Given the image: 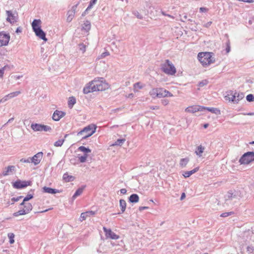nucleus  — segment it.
Listing matches in <instances>:
<instances>
[{"instance_id": "obj_1", "label": "nucleus", "mask_w": 254, "mask_h": 254, "mask_svg": "<svg viewBox=\"0 0 254 254\" xmlns=\"http://www.w3.org/2000/svg\"><path fill=\"white\" fill-rule=\"evenodd\" d=\"M109 87V84L105 82L103 78L97 77L89 82L83 88V91L84 94H88L94 91H104Z\"/></svg>"}, {"instance_id": "obj_2", "label": "nucleus", "mask_w": 254, "mask_h": 254, "mask_svg": "<svg viewBox=\"0 0 254 254\" xmlns=\"http://www.w3.org/2000/svg\"><path fill=\"white\" fill-rule=\"evenodd\" d=\"M212 53L209 52L198 53L197 55L198 60L203 66H208L211 63H214L215 59L212 57Z\"/></svg>"}, {"instance_id": "obj_3", "label": "nucleus", "mask_w": 254, "mask_h": 254, "mask_svg": "<svg viewBox=\"0 0 254 254\" xmlns=\"http://www.w3.org/2000/svg\"><path fill=\"white\" fill-rule=\"evenodd\" d=\"M97 126L94 124H90L85 127L82 130L77 133V135L81 136L83 139L91 136L96 130Z\"/></svg>"}, {"instance_id": "obj_4", "label": "nucleus", "mask_w": 254, "mask_h": 254, "mask_svg": "<svg viewBox=\"0 0 254 254\" xmlns=\"http://www.w3.org/2000/svg\"><path fill=\"white\" fill-rule=\"evenodd\" d=\"M161 69L164 73L168 75H173L176 72L175 66L169 60H166L165 63L162 64Z\"/></svg>"}, {"instance_id": "obj_5", "label": "nucleus", "mask_w": 254, "mask_h": 254, "mask_svg": "<svg viewBox=\"0 0 254 254\" xmlns=\"http://www.w3.org/2000/svg\"><path fill=\"white\" fill-rule=\"evenodd\" d=\"M21 206H23L22 208L20 209L19 211L14 212L13 214V216L14 217H18L20 215H24L29 213L32 209V205L30 203L25 202L22 204V202L20 204Z\"/></svg>"}, {"instance_id": "obj_6", "label": "nucleus", "mask_w": 254, "mask_h": 254, "mask_svg": "<svg viewBox=\"0 0 254 254\" xmlns=\"http://www.w3.org/2000/svg\"><path fill=\"white\" fill-rule=\"evenodd\" d=\"M254 161V152H248L240 158L239 163L241 164H249Z\"/></svg>"}, {"instance_id": "obj_7", "label": "nucleus", "mask_w": 254, "mask_h": 254, "mask_svg": "<svg viewBox=\"0 0 254 254\" xmlns=\"http://www.w3.org/2000/svg\"><path fill=\"white\" fill-rule=\"evenodd\" d=\"M105 233L106 238L107 239L118 240L120 238V236L116 234L110 228H107L105 227L103 228Z\"/></svg>"}, {"instance_id": "obj_8", "label": "nucleus", "mask_w": 254, "mask_h": 254, "mask_svg": "<svg viewBox=\"0 0 254 254\" xmlns=\"http://www.w3.org/2000/svg\"><path fill=\"white\" fill-rule=\"evenodd\" d=\"M31 127L35 131H48L51 130L50 127L38 124H32Z\"/></svg>"}, {"instance_id": "obj_9", "label": "nucleus", "mask_w": 254, "mask_h": 254, "mask_svg": "<svg viewBox=\"0 0 254 254\" xmlns=\"http://www.w3.org/2000/svg\"><path fill=\"white\" fill-rule=\"evenodd\" d=\"M150 95H173L163 88H156L150 91Z\"/></svg>"}, {"instance_id": "obj_10", "label": "nucleus", "mask_w": 254, "mask_h": 254, "mask_svg": "<svg viewBox=\"0 0 254 254\" xmlns=\"http://www.w3.org/2000/svg\"><path fill=\"white\" fill-rule=\"evenodd\" d=\"M31 185V181H22L19 180L12 183V186L13 188L17 189L24 188Z\"/></svg>"}, {"instance_id": "obj_11", "label": "nucleus", "mask_w": 254, "mask_h": 254, "mask_svg": "<svg viewBox=\"0 0 254 254\" xmlns=\"http://www.w3.org/2000/svg\"><path fill=\"white\" fill-rule=\"evenodd\" d=\"M204 107L199 106V105H192L187 107L185 109V112L194 114L198 112H202L204 111Z\"/></svg>"}, {"instance_id": "obj_12", "label": "nucleus", "mask_w": 254, "mask_h": 254, "mask_svg": "<svg viewBox=\"0 0 254 254\" xmlns=\"http://www.w3.org/2000/svg\"><path fill=\"white\" fill-rule=\"evenodd\" d=\"M10 40V35L4 32H0V46H6Z\"/></svg>"}, {"instance_id": "obj_13", "label": "nucleus", "mask_w": 254, "mask_h": 254, "mask_svg": "<svg viewBox=\"0 0 254 254\" xmlns=\"http://www.w3.org/2000/svg\"><path fill=\"white\" fill-rule=\"evenodd\" d=\"M6 13L7 16L6 21L10 22L11 24H13L17 21V13H13L10 10H6Z\"/></svg>"}, {"instance_id": "obj_14", "label": "nucleus", "mask_w": 254, "mask_h": 254, "mask_svg": "<svg viewBox=\"0 0 254 254\" xmlns=\"http://www.w3.org/2000/svg\"><path fill=\"white\" fill-rule=\"evenodd\" d=\"M78 4L72 6L71 9L67 11L66 21L70 22L74 17V14L77 8Z\"/></svg>"}, {"instance_id": "obj_15", "label": "nucleus", "mask_w": 254, "mask_h": 254, "mask_svg": "<svg viewBox=\"0 0 254 254\" xmlns=\"http://www.w3.org/2000/svg\"><path fill=\"white\" fill-rule=\"evenodd\" d=\"M65 115V113L64 112L56 110L53 113L52 119L55 121H59Z\"/></svg>"}, {"instance_id": "obj_16", "label": "nucleus", "mask_w": 254, "mask_h": 254, "mask_svg": "<svg viewBox=\"0 0 254 254\" xmlns=\"http://www.w3.org/2000/svg\"><path fill=\"white\" fill-rule=\"evenodd\" d=\"M241 96H224L225 101L229 103H238V101L242 99Z\"/></svg>"}, {"instance_id": "obj_17", "label": "nucleus", "mask_w": 254, "mask_h": 254, "mask_svg": "<svg viewBox=\"0 0 254 254\" xmlns=\"http://www.w3.org/2000/svg\"><path fill=\"white\" fill-rule=\"evenodd\" d=\"M43 154L42 152H38L35 154L31 159L32 162L35 164H38L43 158Z\"/></svg>"}, {"instance_id": "obj_18", "label": "nucleus", "mask_w": 254, "mask_h": 254, "mask_svg": "<svg viewBox=\"0 0 254 254\" xmlns=\"http://www.w3.org/2000/svg\"><path fill=\"white\" fill-rule=\"evenodd\" d=\"M34 32L37 36L45 41H47V39L46 37V34L41 27L37 28V29Z\"/></svg>"}, {"instance_id": "obj_19", "label": "nucleus", "mask_w": 254, "mask_h": 254, "mask_svg": "<svg viewBox=\"0 0 254 254\" xmlns=\"http://www.w3.org/2000/svg\"><path fill=\"white\" fill-rule=\"evenodd\" d=\"M145 84L141 82H137L133 84V90L135 92H138L140 89H142Z\"/></svg>"}, {"instance_id": "obj_20", "label": "nucleus", "mask_w": 254, "mask_h": 254, "mask_svg": "<svg viewBox=\"0 0 254 254\" xmlns=\"http://www.w3.org/2000/svg\"><path fill=\"white\" fill-rule=\"evenodd\" d=\"M41 21L40 19H34L32 23V27L34 31L36 30L37 28H40Z\"/></svg>"}, {"instance_id": "obj_21", "label": "nucleus", "mask_w": 254, "mask_h": 254, "mask_svg": "<svg viewBox=\"0 0 254 254\" xmlns=\"http://www.w3.org/2000/svg\"><path fill=\"white\" fill-rule=\"evenodd\" d=\"M199 170V167H196L195 168L193 169V170L190 171H186L185 172L183 175L185 178H188L192 174L196 173Z\"/></svg>"}, {"instance_id": "obj_22", "label": "nucleus", "mask_w": 254, "mask_h": 254, "mask_svg": "<svg viewBox=\"0 0 254 254\" xmlns=\"http://www.w3.org/2000/svg\"><path fill=\"white\" fill-rule=\"evenodd\" d=\"M204 110H206L209 112H210L212 113L215 114L216 115H220L221 114L220 110L216 108H208L204 107Z\"/></svg>"}, {"instance_id": "obj_23", "label": "nucleus", "mask_w": 254, "mask_h": 254, "mask_svg": "<svg viewBox=\"0 0 254 254\" xmlns=\"http://www.w3.org/2000/svg\"><path fill=\"white\" fill-rule=\"evenodd\" d=\"M129 200L132 203L137 202L139 201V196L136 194H132L129 196Z\"/></svg>"}, {"instance_id": "obj_24", "label": "nucleus", "mask_w": 254, "mask_h": 254, "mask_svg": "<svg viewBox=\"0 0 254 254\" xmlns=\"http://www.w3.org/2000/svg\"><path fill=\"white\" fill-rule=\"evenodd\" d=\"M63 179L66 182L72 181L74 179V177L72 176L69 175L67 173H65L63 175Z\"/></svg>"}, {"instance_id": "obj_25", "label": "nucleus", "mask_w": 254, "mask_h": 254, "mask_svg": "<svg viewBox=\"0 0 254 254\" xmlns=\"http://www.w3.org/2000/svg\"><path fill=\"white\" fill-rule=\"evenodd\" d=\"M43 190L45 192L48 193L54 194L58 192L57 190L53 189L50 188L45 187L43 188Z\"/></svg>"}, {"instance_id": "obj_26", "label": "nucleus", "mask_w": 254, "mask_h": 254, "mask_svg": "<svg viewBox=\"0 0 254 254\" xmlns=\"http://www.w3.org/2000/svg\"><path fill=\"white\" fill-rule=\"evenodd\" d=\"M15 167L14 166H9L5 168V171L3 172V175L4 176H6L9 175V173L12 172L14 171Z\"/></svg>"}, {"instance_id": "obj_27", "label": "nucleus", "mask_w": 254, "mask_h": 254, "mask_svg": "<svg viewBox=\"0 0 254 254\" xmlns=\"http://www.w3.org/2000/svg\"><path fill=\"white\" fill-rule=\"evenodd\" d=\"M76 103V99L73 96H71L69 98L68 101V106L69 108H72L73 105Z\"/></svg>"}, {"instance_id": "obj_28", "label": "nucleus", "mask_w": 254, "mask_h": 254, "mask_svg": "<svg viewBox=\"0 0 254 254\" xmlns=\"http://www.w3.org/2000/svg\"><path fill=\"white\" fill-rule=\"evenodd\" d=\"M91 28L90 22L89 21H86L82 25V29L88 32Z\"/></svg>"}, {"instance_id": "obj_29", "label": "nucleus", "mask_w": 254, "mask_h": 254, "mask_svg": "<svg viewBox=\"0 0 254 254\" xmlns=\"http://www.w3.org/2000/svg\"><path fill=\"white\" fill-rule=\"evenodd\" d=\"M126 205H127V203L125 200L121 199L120 200V206L121 208L122 213L125 211L126 208Z\"/></svg>"}, {"instance_id": "obj_30", "label": "nucleus", "mask_w": 254, "mask_h": 254, "mask_svg": "<svg viewBox=\"0 0 254 254\" xmlns=\"http://www.w3.org/2000/svg\"><path fill=\"white\" fill-rule=\"evenodd\" d=\"M204 147L202 145H199L197 147V150L195 151V153L199 156H201L202 153L203 152Z\"/></svg>"}, {"instance_id": "obj_31", "label": "nucleus", "mask_w": 254, "mask_h": 254, "mask_svg": "<svg viewBox=\"0 0 254 254\" xmlns=\"http://www.w3.org/2000/svg\"><path fill=\"white\" fill-rule=\"evenodd\" d=\"M189 161V159L188 158L181 159L180 163V166L182 167H186Z\"/></svg>"}, {"instance_id": "obj_32", "label": "nucleus", "mask_w": 254, "mask_h": 254, "mask_svg": "<svg viewBox=\"0 0 254 254\" xmlns=\"http://www.w3.org/2000/svg\"><path fill=\"white\" fill-rule=\"evenodd\" d=\"M96 1H97V0H91L88 6L85 10V13L86 12L88 11V10H89L93 7V6L96 3Z\"/></svg>"}, {"instance_id": "obj_33", "label": "nucleus", "mask_w": 254, "mask_h": 254, "mask_svg": "<svg viewBox=\"0 0 254 254\" xmlns=\"http://www.w3.org/2000/svg\"><path fill=\"white\" fill-rule=\"evenodd\" d=\"M78 150L81 151H82V152H85V153H90V152H91V150L90 149L87 148H86L85 147H84L83 146H80L78 148Z\"/></svg>"}, {"instance_id": "obj_34", "label": "nucleus", "mask_w": 254, "mask_h": 254, "mask_svg": "<svg viewBox=\"0 0 254 254\" xmlns=\"http://www.w3.org/2000/svg\"><path fill=\"white\" fill-rule=\"evenodd\" d=\"M83 189L79 188L75 192L73 195V198H76L77 196L80 195L83 192Z\"/></svg>"}, {"instance_id": "obj_35", "label": "nucleus", "mask_w": 254, "mask_h": 254, "mask_svg": "<svg viewBox=\"0 0 254 254\" xmlns=\"http://www.w3.org/2000/svg\"><path fill=\"white\" fill-rule=\"evenodd\" d=\"M8 237L9 239V243L12 244L14 243V234L13 233H10L8 234Z\"/></svg>"}, {"instance_id": "obj_36", "label": "nucleus", "mask_w": 254, "mask_h": 254, "mask_svg": "<svg viewBox=\"0 0 254 254\" xmlns=\"http://www.w3.org/2000/svg\"><path fill=\"white\" fill-rule=\"evenodd\" d=\"M33 197V195L31 194H28L24 199L22 201V204L25 203V202H27V201L32 199Z\"/></svg>"}, {"instance_id": "obj_37", "label": "nucleus", "mask_w": 254, "mask_h": 254, "mask_svg": "<svg viewBox=\"0 0 254 254\" xmlns=\"http://www.w3.org/2000/svg\"><path fill=\"white\" fill-rule=\"evenodd\" d=\"M64 142V139H59L55 142L54 145L56 147L61 146Z\"/></svg>"}, {"instance_id": "obj_38", "label": "nucleus", "mask_w": 254, "mask_h": 254, "mask_svg": "<svg viewBox=\"0 0 254 254\" xmlns=\"http://www.w3.org/2000/svg\"><path fill=\"white\" fill-rule=\"evenodd\" d=\"M7 68H9V66L7 65L4 66L3 67L0 69V77L2 78L3 77L4 71Z\"/></svg>"}, {"instance_id": "obj_39", "label": "nucleus", "mask_w": 254, "mask_h": 254, "mask_svg": "<svg viewBox=\"0 0 254 254\" xmlns=\"http://www.w3.org/2000/svg\"><path fill=\"white\" fill-rule=\"evenodd\" d=\"M87 157L88 155L87 154H85L84 156L79 157V160L81 163L85 162L86 160Z\"/></svg>"}, {"instance_id": "obj_40", "label": "nucleus", "mask_w": 254, "mask_h": 254, "mask_svg": "<svg viewBox=\"0 0 254 254\" xmlns=\"http://www.w3.org/2000/svg\"><path fill=\"white\" fill-rule=\"evenodd\" d=\"M233 214H234V212H232V211L231 212H225V213H222L220 215V216L222 217H227L228 216L233 215Z\"/></svg>"}, {"instance_id": "obj_41", "label": "nucleus", "mask_w": 254, "mask_h": 254, "mask_svg": "<svg viewBox=\"0 0 254 254\" xmlns=\"http://www.w3.org/2000/svg\"><path fill=\"white\" fill-rule=\"evenodd\" d=\"M133 14L138 19H142L143 16L140 14L137 11H134L133 12Z\"/></svg>"}, {"instance_id": "obj_42", "label": "nucleus", "mask_w": 254, "mask_h": 254, "mask_svg": "<svg viewBox=\"0 0 254 254\" xmlns=\"http://www.w3.org/2000/svg\"><path fill=\"white\" fill-rule=\"evenodd\" d=\"M208 83V81L206 79L202 80L201 82L199 83L198 86L199 87H203L204 85H206Z\"/></svg>"}, {"instance_id": "obj_43", "label": "nucleus", "mask_w": 254, "mask_h": 254, "mask_svg": "<svg viewBox=\"0 0 254 254\" xmlns=\"http://www.w3.org/2000/svg\"><path fill=\"white\" fill-rule=\"evenodd\" d=\"M226 53H228L230 51V43L229 40H228V41L226 43Z\"/></svg>"}, {"instance_id": "obj_44", "label": "nucleus", "mask_w": 254, "mask_h": 254, "mask_svg": "<svg viewBox=\"0 0 254 254\" xmlns=\"http://www.w3.org/2000/svg\"><path fill=\"white\" fill-rule=\"evenodd\" d=\"M79 47L80 50H81L82 52V53H84L85 52L86 46L85 45H84L83 44H80L79 45Z\"/></svg>"}, {"instance_id": "obj_45", "label": "nucleus", "mask_w": 254, "mask_h": 254, "mask_svg": "<svg viewBox=\"0 0 254 254\" xmlns=\"http://www.w3.org/2000/svg\"><path fill=\"white\" fill-rule=\"evenodd\" d=\"M88 214L87 213V212L84 213H82L80 215V218L82 219V220H84L86 219V218L88 217Z\"/></svg>"}, {"instance_id": "obj_46", "label": "nucleus", "mask_w": 254, "mask_h": 254, "mask_svg": "<svg viewBox=\"0 0 254 254\" xmlns=\"http://www.w3.org/2000/svg\"><path fill=\"white\" fill-rule=\"evenodd\" d=\"M125 141V139H118L115 143V145H118L122 144Z\"/></svg>"}, {"instance_id": "obj_47", "label": "nucleus", "mask_w": 254, "mask_h": 254, "mask_svg": "<svg viewBox=\"0 0 254 254\" xmlns=\"http://www.w3.org/2000/svg\"><path fill=\"white\" fill-rule=\"evenodd\" d=\"M246 99L249 102H253L254 101V96H246Z\"/></svg>"}, {"instance_id": "obj_48", "label": "nucleus", "mask_w": 254, "mask_h": 254, "mask_svg": "<svg viewBox=\"0 0 254 254\" xmlns=\"http://www.w3.org/2000/svg\"><path fill=\"white\" fill-rule=\"evenodd\" d=\"M22 93L20 91H17L11 93L10 94H7V95H15V94H20Z\"/></svg>"}, {"instance_id": "obj_49", "label": "nucleus", "mask_w": 254, "mask_h": 254, "mask_svg": "<svg viewBox=\"0 0 254 254\" xmlns=\"http://www.w3.org/2000/svg\"><path fill=\"white\" fill-rule=\"evenodd\" d=\"M109 55V52H104V53H103L100 57H101V58H105V57L108 56Z\"/></svg>"}, {"instance_id": "obj_50", "label": "nucleus", "mask_w": 254, "mask_h": 254, "mask_svg": "<svg viewBox=\"0 0 254 254\" xmlns=\"http://www.w3.org/2000/svg\"><path fill=\"white\" fill-rule=\"evenodd\" d=\"M87 213L88 216L90 215H94L95 214V212L93 211H87Z\"/></svg>"}, {"instance_id": "obj_51", "label": "nucleus", "mask_w": 254, "mask_h": 254, "mask_svg": "<svg viewBox=\"0 0 254 254\" xmlns=\"http://www.w3.org/2000/svg\"><path fill=\"white\" fill-rule=\"evenodd\" d=\"M207 10V9L205 7H200L199 8V11L200 12H206Z\"/></svg>"}, {"instance_id": "obj_52", "label": "nucleus", "mask_w": 254, "mask_h": 254, "mask_svg": "<svg viewBox=\"0 0 254 254\" xmlns=\"http://www.w3.org/2000/svg\"><path fill=\"white\" fill-rule=\"evenodd\" d=\"M20 162H23V163H29L30 160L29 159H21L20 160Z\"/></svg>"}, {"instance_id": "obj_53", "label": "nucleus", "mask_w": 254, "mask_h": 254, "mask_svg": "<svg viewBox=\"0 0 254 254\" xmlns=\"http://www.w3.org/2000/svg\"><path fill=\"white\" fill-rule=\"evenodd\" d=\"M139 211H142L144 209H148V207L147 206H140L139 207Z\"/></svg>"}, {"instance_id": "obj_54", "label": "nucleus", "mask_w": 254, "mask_h": 254, "mask_svg": "<svg viewBox=\"0 0 254 254\" xmlns=\"http://www.w3.org/2000/svg\"><path fill=\"white\" fill-rule=\"evenodd\" d=\"M120 192L122 194H125L127 192V190L125 189H122L120 190Z\"/></svg>"}, {"instance_id": "obj_55", "label": "nucleus", "mask_w": 254, "mask_h": 254, "mask_svg": "<svg viewBox=\"0 0 254 254\" xmlns=\"http://www.w3.org/2000/svg\"><path fill=\"white\" fill-rule=\"evenodd\" d=\"M15 32L17 33H21L22 32V29L21 28V27H19L16 29Z\"/></svg>"}, {"instance_id": "obj_56", "label": "nucleus", "mask_w": 254, "mask_h": 254, "mask_svg": "<svg viewBox=\"0 0 254 254\" xmlns=\"http://www.w3.org/2000/svg\"><path fill=\"white\" fill-rule=\"evenodd\" d=\"M186 197V195L185 193H183L181 195V199L183 200Z\"/></svg>"}, {"instance_id": "obj_57", "label": "nucleus", "mask_w": 254, "mask_h": 254, "mask_svg": "<svg viewBox=\"0 0 254 254\" xmlns=\"http://www.w3.org/2000/svg\"><path fill=\"white\" fill-rule=\"evenodd\" d=\"M162 103H163V104H164V105H166L167 104H168V101H166V100H164V101L162 102Z\"/></svg>"}, {"instance_id": "obj_58", "label": "nucleus", "mask_w": 254, "mask_h": 254, "mask_svg": "<svg viewBox=\"0 0 254 254\" xmlns=\"http://www.w3.org/2000/svg\"><path fill=\"white\" fill-rule=\"evenodd\" d=\"M22 77V75L16 76L15 78H16V79H19Z\"/></svg>"}, {"instance_id": "obj_59", "label": "nucleus", "mask_w": 254, "mask_h": 254, "mask_svg": "<svg viewBox=\"0 0 254 254\" xmlns=\"http://www.w3.org/2000/svg\"><path fill=\"white\" fill-rule=\"evenodd\" d=\"M212 23V22L210 21L209 22H208L206 25V27H208L209 26H210Z\"/></svg>"}, {"instance_id": "obj_60", "label": "nucleus", "mask_w": 254, "mask_h": 254, "mask_svg": "<svg viewBox=\"0 0 254 254\" xmlns=\"http://www.w3.org/2000/svg\"><path fill=\"white\" fill-rule=\"evenodd\" d=\"M246 115L249 116H253L254 115V113H249L247 114Z\"/></svg>"}, {"instance_id": "obj_61", "label": "nucleus", "mask_w": 254, "mask_h": 254, "mask_svg": "<svg viewBox=\"0 0 254 254\" xmlns=\"http://www.w3.org/2000/svg\"><path fill=\"white\" fill-rule=\"evenodd\" d=\"M208 124H204V125H203V127H204V128H207V127H208Z\"/></svg>"}, {"instance_id": "obj_62", "label": "nucleus", "mask_w": 254, "mask_h": 254, "mask_svg": "<svg viewBox=\"0 0 254 254\" xmlns=\"http://www.w3.org/2000/svg\"><path fill=\"white\" fill-rule=\"evenodd\" d=\"M13 120H14V118H11V119L8 120L7 123L10 122L11 121H13Z\"/></svg>"}, {"instance_id": "obj_63", "label": "nucleus", "mask_w": 254, "mask_h": 254, "mask_svg": "<svg viewBox=\"0 0 254 254\" xmlns=\"http://www.w3.org/2000/svg\"><path fill=\"white\" fill-rule=\"evenodd\" d=\"M6 100V99H4V100H3V99H1V100H0V103H1V102H4V101H5Z\"/></svg>"}, {"instance_id": "obj_64", "label": "nucleus", "mask_w": 254, "mask_h": 254, "mask_svg": "<svg viewBox=\"0 0 254 254\" xmlns=\"http://www.w3.org/2000/svg\"><path fill=\"white\" fill-rule=\"evenodd\" d=\"M247 82L252 83H253V81L252 80L249 79V80H247Z\"/></svg>"}]
</instances>
